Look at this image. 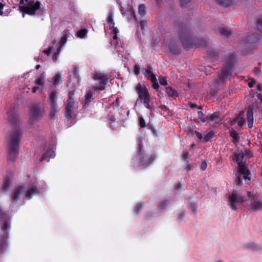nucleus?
Segmentation results:
<instances>
[{
  "label": "nucleus",
  "mask_w": 262,
  "mask_h": 262,
  "mask_svg": "<svg viewBox=\"0 0 262 262\" xmlns=\"http://www.w3.org/2000/svg\"><path fill=\"white\" fill-rule=\"evenodd\" d=\"M8 117L12 125L15 127L9 135L7 145V161L9 163H13L18 156L19 143L22 138L23 132L17 126L19 117L16 113L11 111L8 113Z\"/></svg>",
  "instance_id": "1"
},
{
  "label": "nucleus",
  "mask_w": 262,
  "mask_h": 262,
  "mask_svg": "<svg viewBox=\"0 0 262 262\" xmlns=\"http://www.w3.org/2000/svg\"><path fill=\"white\" fill-rule=\"evenodd\" d=\"M174 26L179 29V36L183 48L186 50H189L196 45L205 46L206 42L203 40L194 39L190 35L189 27L181 21H176Z\"/></svg>",
  "instance_id": "2"
},
{
  "label": "nucleus",
  "mask_w": 262,
  "mask_h": 262,
  "mask_svg": "<svg viewBox=\"0 0 262 262\" xmlns=\"http://www.w3.org/2000/svg\"><path fill=\"white\" fill-rule=\"evenodd\" d=\"M1 253L8 248V238L11 227V217L9 214L1 211Z\"/></svg>",
  "instance_id": "3"
},
{
  "label": "nucleus",
  "mask_w": 262,
  "mask_h": 262,
  "mask_svg": "<svg viewBox=\"0 0 262 262\" xmlns=\"http://www.w3.org/2000/svg\"><path fill=\"white\" fill-rule=\"evenodd\" d=\"M235 61V56L234 54H231L228 56L225 66L222 69V72L220 75V78L221 79H227L231 76Z\"/></svg>",
  "instance_id": "4"
},
{
  "label": "nucleus",
  "mask_w": 262,
  "mask_h": 262,
  "mask_svg": "<svg viewBox=\"0 0 262 262\" xmlns=\"http://www.w3.org/2000/svg\"><path fill=\"white\" fill-rule=\"evenodd\" d=\"M245 197L239 193H232L228 196L229 204L234 211H237V206L245 201Z\"/></svg>",
  "instance_id": "5"
},
{
  "label": "nucleus",
  "mask_w": 262,
  "mask_h": 262,
  "mask_svg": "<svg viewBox=\"0 0 262 262\" xmlns=\"http://www.w3.org/2000/svg\"><path fill=\"white\" fill-rule=\"evenodd\" d=\"M93 78L95 80L99 81V85L94 87V90L97 92L103 91L108 82V76L101 73H96L93 75Z\"/></svg>",
  "instance_id": "6"
},
{
  "label": "nucleus",
  "mask_w": 262,
  "mask_h": 262,
  "mask_svg": "<svg viewBox=\"0 0 262 262\" xmlns=\"http://www.w3.org/2000/svg\"><path fill=\"white\" fill-rule=\"evenodd\" d=\"M40 5L39 1L34 2V1H30L26 6L21 7L20 9L23 13L34 15L36 11L40 9Z\"/></svg>",
  "instance_id": "7"
},
{
  "label": "nucleus",
  "mask_w": 262,
  "mask_h": 262,
  "mask_svg": "<svg viewBox=\"0 0 262 262\" xmlns=\"http://www.w3.org/2000/svg\"><path fill=\"white\" fill-rule=\"evenodd\" d=\"M30 112L31 118L34 121H38L43 115V111L39 104H33L30 107Z\"/></svg>",
  "instance_id": "8"
},
{
  "label": "nucleus",
  "mask_w": 262,
  "mask_h": 262,
  "mask_svg": "<svg viewBox=\"0 0 262 262\" xmlns=\"http://www.w3.org/2000/svg\"><path fill=\"white\" fill-rule=\"evenodd\" d=\"M138 155L139 159V165L148 164L151 161L152 156L151 155H144V148L141 144L138 146Z\"/></svg>",
  "instance_id": "9"
},
{
  "label": "nucleus",
  "mask_w": 262,
  "mask_h": 262,
  "mask_svg": "<svg viewBox=\"0 0 262 262\" xmlns=\"http://www.w3.org/2000/svg\"><path fill=\"white\" fill-rule=\"evenodd\" d=\"M74 98L71 97L65 102V113L64 116L66 118L70 119L72 118V114L74 112Z\"/></svg>",
  "instance_id": "10"
},
{
  "label": "nucleus",
  "mask_w": 262,
  "mask_h": 262,
  "mask_svg": "<svg viewBox=\"0 0 262 262\" xmlns=\"http://www.w3.org/2000/svg\"><path fill=\"white\" fill-rule=\"evenodd\" d=\"M26 188L25 185L23 184L15 187L11 193V198L15 202H17L20 196L25 192Z\"/></svg>",
  "instance_id": "11"
},
{
  "label": "nucleus",
  "mask_w": 262,
  "mask_h": 262,
  "mask_svg": "<svg viewBox=\"0 0 262 262\" xmlns=\"http://www.w3.org/2000/svg\"><path fill=\"white\" fill-rule=\"evenodd\" d=\"M136 91L139 98L141 99L144 100L150 97L147 88L145 86H142L140 83L137 85Z\"/></svg>",
  "instance_id": "12"
},
{
  "label": "nucleus",
  "mask_w": 262,
  "mask_h": 262,
  "mask_svg": "<svg viewBox=\"0 0 262 262\" xmlns=\"http://www.w3.org/2000/svg\"><path fill=\"white\" fill-rule=\"evenodd\" d=\"M253 107L249 105L247 107V123L248 127L249 128H251L253 127Z\"/></svg>",
  "instance_id": "13"
},
{
  "label": "nucleus",
  "mask_w": 262,
  "mask_h": 262,
  "mask_svg": "<svg viewBox=\"0 0 262 262\" xmlns=\"http://www.w3.org/2000/svg\"><path fill=\"white\" fill-rule=\"evenodd\" d=\"M13 176L12 172H9L7 173L6 177L5 178L3 181V185L1 189H4L6 191L9 189L10 186L11 179Z\"/></svg>",
  "instance_id": "14"
},
{
  "label": "nucleus",
  "mask_w": 262,
  "mask_h": 262,
  "mask_svg": "<svg viewBox=\"0 0 262 262\" xmlns=\"http://www.w3.org/2000/svg\"><path fill=\"white\" fill-rule=\"evenodd\" d=\"M238 167L239 174L243 175V178L245 180L250 179L248 176L250 173L248 168L243 164L238 165Z\"/></svg>",
  "instance_id": "15"
},
{
  "label": "nucleus",
  "mask_w": 262,
  "mask_h": 262,
  "mask_svg": "<svg viewBox=\"0 0 262 262\" xmlns=\"http://www.w3.org/2000/svg\"><path fill=\"white\" fill-rule=\"evenodd\" d=\"M250 209L252 211L262 210V202L254 200L250 205Z\"/></svg>",
  "instance_id": "16"
},
{
  "label": "nucleus",
  "mask_w": 262,
  "mask_h": 262,
  "mask_svg": "<svg viewBox=\"0 0 262 262\" xmlns=\"http://www.w3.org/2000/svg\"><path fill=\"white\" fill-rule=\"evenodd\" d=\"M244 117V112H241L235 119V122L237 123L240 128H242L245 124V119Z\"/></svg>",
  "instance_id": "17"
},
{
  "label": "nucleus",
  "mask_w": 262,
  "mask_h": 262,
  "mask_svg": "<svg viewBox=\"0 0 262 262\" xmlns=\"http://www.w3.org/2000/svg\"><path fill=\"white\" fill-rule=\"evenodd\" d=\"M55 156V154L54 150L52 148H49L48 149L46 152L42 155V156L40 160V162L44 160H47V158H54Z\"/></svg>",
  "instance_id": "18"
},
{
  "label": "nucleus",
  "mask_w": 262,
  "mask_h": 262,
  "mask_svg": "<svg viewBox=\"0 0 262 262\" xmlns=\"http://www.w3.org/2000/svg\"><path fill=\"white\" fill-rule=\"evenodd\" d=\"M57 92L56 91H53L50 94L49 98L48 99V102L50 105H57L55 99L56 98Z\"/></svg>",
  "instance_id": "19"
},
{
  "label": "nucleus",
  "mask_w": 262,
  "mask_h": 262,
  "mask_svg": "<svg viewBox=\"0 0 262 262\" xmlns=\"http://www.w3.org/2000/svg\"><path fill=\"white\" fill-rule=\"evenodd\" d=\"M95 91L94 89L92 90H90L87 92L85 96L84 100V105H88L89 103L92 101V100L94 99L96 96H93V92Z\"/></svg>",
  "instance_id": "20"
},
{
  "label": "nucleus",
  "mask_w": 262,
  "mask_h": 262,
  "mask_svg": "<svg viewBox=\"0 0 262 262\" xmlns=\"http://www.w3.org/2000/svg\"><path fill=\"white\" fill-rule=\"evenodd\" d=\"M230 136L232 138V141L234 144H237L239 142L240 139L238 134L234 129H232L229 132Z\"/></svg>",
  "instance_id": "21"
},
{
  "label": "nucleus",
  "mask_w": 262,
  "mask_h": 262,
  "mask_svg": "<svg viewBox=\"0 0 262 262\" xmlns=\"http://www.w3.org/2000/svg\"><path fill=\"white\" fill-rule=\"evenodd\" d=\"M38 192V189L35 187H32L29 188L25 194L27 198L30 199L32 196Z\"/></svg>",
  "instance_id": "22"
},
{
  "label": "nucleus",
  "mask_w": 262,
  "mask_h": 262,
  "mask_svg": "<svg viewBox=\"0 0 262 262\" xmlns=\"http://www.w3.org/2000/svg\"><path fill=\"white\" fill-rule=\"evenodd\" d=\"M51 110L50 111V118L52 120H54L57 116V106L56 105H50Z\"/></svg>",
  "instance_id": "23"
},
{
  "label": "nucleus",
  "mask_w": 262,
  "mask_h": 262,
  "mask_svg": "<svg viewBox=\"0 0 262 262\" xmlns=\"http://www.w3.org/2000/svg\"><path fill=\"white\" fill-rule=\"evenodd\" d=\"M259 39V36L257 34H252L245 38V42L247 43H252L257 41Z\"/></svg>",
  "instance_id": "24"
},
{
  "label": "nucleus",
  "mask_w": 262,
  "mask_h": 262,
  "mask_svg": "<svg viewBox=\"0 0 262 262\" xmlns=\"http://www.w3.org/2000/svg\"><path fill=\"white\" fill-rule=\"evenodd\" d=\"M165 90L168 96L172 98L177 97L178 96V94L177 92L171 87H166Z\"/></svg>",
  "instance_id": "25"
},
{
  "label": "nucleus",
  "mask_w": 262,
  "mask_h": 262,
  "mask_svg": "<svg viewBox=\"0 0 262 262\" xmlns=\"http://www.w3.org/2000/svg\"><path fill=\"white\" fill-rule=\"evenodd\" d=\"M142 72L144 76L147 79L151 80V78L152 76H156L155 74L153 73L152 71L150 70H147V69L145 68H142Z\"/></svg>",
  "instance_id": "26"
},
{
  "label": "nucleus",
  "mask_w": 262,
  "mask_h": 262,
  "mask_svg": "<svg viewBox=\"0 0 262 262\" xmlns=\"http://www.w3.org/2000/svg\"><path fill=\"white\" fill-rule=\"evenodd\" d=\"M67 41V35L66 33H64L63 36L61 37L59 42V46L57 47L58 49V52L60 53L62 46L64 44L66 43Z\"/></svg>",
  "instance_id": "27"
},
{
  "label": "nucleus",
  "mask_w": 262,
  "mask_h": 262,
  "mask_svg": "<svg viewBox=\"0 0 262 262\" xmlns=\"http://www.w3.org/2000/svg\"><path fill=\"white\" fill-rule=\"evenodd\" d=\"M169 49L170 52L174 54L179 55L181 53L180 48L176 45L171 44L169 45Z\"/></svg>",
  "instance_id": "28"
},
{
  "label": "nucleus",
  "mask_w": 262,
  "mask_h": 262,
  "mask_svg": "<svg viewBox=\"0 0 262 262\" xmlns=\"http://www.w3.org/2000/svg\"><path fill=\"white\" fill-rule=\"evenodd\" d=\"M51 43H52L51 47H49L47 49H46L43 51V53L44 54H46L47 55H50L52 52V51L54 50L55 49V48L57 45V41L56 40L52 41L51 42Z\"/></svg>",
  "instance_id": "29"
},
{
  "label": "nucleus",
  "mask_w": 262,
  "mask_h": 262,
  "mask_svg": "<svg viewBox=\"0 0 262 262\" xmlns=\"http://www.w3.org/2000/svg\"><path fill=\"white\" fill-rule=\"evenodd\" d=\"M107 21L110 29H112V28H114L115 23L113 19V13L112 11H110L108 13Z\"/></svg>",
  "instance_id": "30"
},
{
  "label": "nucleus",
  "mask_w": 262,
  "mask_h": 262,
  "mask_svg": "<svg viewBox=\"0 0 262 262\" xmlns=\"http://www.w3.org/2000/svg\"><path fill=\"white\" fill-rule=\"evenodd\" d=\"M220 118V116L215 113L211 114L206 116L207 121L208 122L210 121H216Z\"/></svg>",
  "instance_id": "31"
},
{
  "label": "nucleus",
  "mask_w": 262,
  "mask_h": 262,
  "mask_svg": "<svg viewBox=\"0 0 262 262\" xmlns=\"http://www.w3.org/2000/svg\"><path fill=\"white\" fill-rule=\"evenodd\" d=\"M218 4L223 7H228L231 3V0H215Z\"/></svg>",
  "instance_id": "32"
},
{
  "label": "nucleus",
  "mask_w": 262,
  "mask_h": 262,
  "mask_svg": "<svg viewBox=\"0 0 262 262\" xmlns=\"http://www.w3.org/2000/svg\"><path fill=\"white\" fill-rule=\"evenodd\" d=\"M220 32L221 35L227 37L230 36L231 33V31L226 27L221 28L220 30Z\"/></svg>",
  "instance_id": "33"
},
{
  "label": "nucleus",
  "mask_w": 262,
  "mask_h": 262,
  "mask_svg": "<svg viewBox=\"0 0 262 262\" xmlns=\"http://www.w3.org/2000/svg\"><path fill=\"white\" fill-rule=\"evenodd\" d=\"M146 12V6L144 4H140L138 7V14L141 17L144 16Z\"/></svg>",
  "instance_id": "34"
},
{
  "label": "nucleus",
  "mask_w": 262,
  "mask_h": 262,
  "mask_svg": "<svg viewBox=\"0 0 262 262\" xmlns=\"http://www.w3.org/2000/svg\"><path fill=\"white\" fill-rule=\"evenodd\" d=\"M61 80V76L59 74H56L52 79V82L55 85L59 84Z\"/></svg>",
  "instance_id": "35"
},
{
  "label": "nucleus",
  "mask_w": 262,
  "mask_h": 262,
  "mask_svg": "<svg viewBox=\"0 0 262 262\" xmlns=\"http://www.w3.org/2000/svg\"><path fill=\"white\" fill-rule=\"evenodd\" d=\"M151 82H152V87L155 90H158L159 88V85L156 76H152V77L151 78L150 80Z\"/></svg>",
  "instance_id": "36"
},
{
  "label": "nucleus",
  "mask_w": 262,
  "mask_h": 262,
  "mask_svg": "<svg viewBox=\"0 0 262 262\" xmlns=\"http://www.w3.org/2000/svg\"><path fill=\"white\" fill-rule=\"evenodd\" d=\"M214 135L213 132L210 131L208 132L203 138V142L204 143L207 142L211 139Z\"/></svg>",
  "instance_id": "37"
},
{
  "label": "nucleus",
  "mask_w": 262,
  "mask_h": 262,
  "mask_svg": "<svg viewBox=\"0 0 262 262\" xmlns=\"http://www.w3.org/2000/svg\"><path fill=\"white\" fill-rule=\"evenodd\" d=\"M209 56L213 60H216L219 58L218 53L213 50H210L209 53Z\"/></svg>",
  "instance_id": "38"
},
{
  "label": "nucleus",
  "mask_w": 262,
  "mask_h": 262,
  "mask_svg": "<svg viewBox=\"0 0 262 262\" xmlns=\"http://www.w3.org/2000/svg\"><path fill=\"white\" fill-rule=\"evenodd\" d=\"M144 203H137L135 207H134V212L136 213V214H138L141 209L142 208Z\"/></svg>",
  "instance_id": "39"
},
{
  "label": "nucleus",
  "mask_w": 262,
  "mask_h": 262,
  "mask_svg": "<svg viewBox=\"0 0 262 262\" xmlns=\"http://www.w3.org/2000/svg\"><path fill=\"white\" fill-rule=\"evenodd\" d=\"M87 30L85 29H82L79 30L77 33V35L79 38H83L87 34Z\"/></svg>",
  "instance_id": "40"
},
{
  "label": "nucleus",
  "mask_w": 262,
  "mask_h": 262,
  "mask_svg": "<svg viewBox=\"0 0 262 262\" xmlns=\"http://www.w3.org/2000/svg\"><path fill=\"white\" fill-rule=\"evenodd\" d=\"M244 159V155L243 154H238L236 155V161L238 165H240L243 164V160Z\"/></svg>",
  "instance_id": "41"
},
{
  "label": "nucleus",
  "mask_w": 262,
  "mask_h": 262,
  "mask_svg": "<svg viewBox=\"0 0 262 262\" xmlns=\"http://www.w3.org/2000/svg\"><path fill=\"white\" fill-rule=\"evenodd\" d=\"M181 6L183 8H186L190 5L191 0H180Z\"/></svg>",
  "instance_id": "42"
},
{
  "label": "nucleus",
  "mask_w": 262,
  "mask_h": 262,
  "mask_svg": "<svg viewBox=\"0 0 262 262\" xmlns=\"http://www.w3.org/2000/svg\"><path fill=\"white\" fill-rule=\"evenodd\" d=\"M35 84L38 86H42L44 85L43 78L40 77L35 80Z\"/></svg>",
  "instance_id": "43"
},
{
  "label": "nucleus",
  "mask_w": 262,
  "mask_h": 262,
  "mask_svg": "<svg viewBox=\"0 0 262 262\" xmlns=\"http://www.w3.org/2000/svg\"><path fill=\"white\" fill-rule=\"evenodd\" d=\"M169 204V202L167 200L163 201L159 204L158 207L159 209L162 210L165 208V207Z\"/></svg>",
  "instance_id": "44"
},
{
  "label": "nucleus",
  "mask_w": 262,
  "mask_h": 262,
  "mask_svg": "<svg viewBox=\"0 0 262 262\" xmlns=\"http://www.w3.org/2000/svg\"><path fill=\"white\" fill-rule=\"evenodd\" d=\"M198 116L202 122L204 123L207 121L206 117L205 118L204 117L203 113L202 111H199L198 112Z\"/></svg>",
  "instance_id": "45"
},
{
  "label": "nucleus",
  "mask_w": 262,
  "mask_h": 262,
  "mask_svg": "<svg viewBox=\"0 0 262 262\" xmlns=\"http://www.w3.org/2000/svg\"><path fill=\"white\" fill-rule=\"evenodd\" d=\"M143 100V103H144L145 107L148 110H150L151 106L149 105L150 98H147V99H144Z\"/></svg>",
  "instance_id": "46"
},
{
  "label": "nucleus",
  "mask_w": 262,
  "mask_h": 262,
  "mask_svg": "<svg viewBox=\"0 0 262 262\" xmlns=\"http://www.w3.org/2000/svg\"><path fill=\"white\" fill-rule=\"evenodd\" d=\"M140 72V67L138 63L135 64L134 66V73L135 74L138 76Z\"/></svg>",
  "instance_id": "47"
},
{
  "label": "nucleus",
  "mask_w": 262,
  "mask_h": 262,
  "mask_svg": "<svg viewBox=\"0 0 262 262\" xmlns=\"http://www.w3.org/2000/svg\"><path fill=\"white\" fill-rule=\"evenodd\" d=\"M139 123L141 127L144 128L146 126L145 121L143 117H140L139 120Z\"/></svg>",
  "instance_id": "48"
},
{
  "label": "nucleus",
  "mask_w": 262,
  "mask_h": 262,
  "mask_svg": "<svg viewBox=\"0 0 262 262\" xmlns=\"http://www.w3.org/2000/svg\"><path fill=\"white\" fill-rule=\"evenodd\" d=\"M247 248L252 250H255L257 249V246L253 243H249L247 245Z\"/></svg>",
  "instance_id": "49"
},
{
  "label": "nucleus",
  "mask_w": 262,
  "mask_h": 262,
  "mask_svg": "<svg viewBox=\"0 0 262 262\" xmlns=\"http://www.w3.org/2000/svg\"><path fill=\"white\" fill-rule=\"evenodd\" d=\"M159 82L162 85H166L167 84V80L164 77H160L159 78Z\"/></svg>",
  "instance_id": "50"
},
{
  "label": "nucleus",
  "mask_w": 262,
  "mask_h": 262,
  "mask_svg": "<svg viewBox=\"0 0 262 262\" xmlns=\"http://www.w3.org/2000/svg\"><path fill=\"white\" fill-rule=\"evenodd\" d=\"M73 73L74 75V76L77 77L79 74V68L76 66H75L73 69Z\"/></svg>",
  "instance_id": "51"
},
{
  "label": "nucleus",
  "mask_w": 262,
  "mask_h": 262,
  "mask_svg": "<svg viewBox=\"0 0 262 262\" xmlns=\"http://www.w3.org/2000/svg\"><path fill=\"white\" fill-rule=\"evenodd\" d=\"M241 177H242V175L239 174L236 177V184L238 185H241L243 183Z\"/></svg>",
  "instance_id": "52"
},
{
  "label": "nucleus",
  "mask_w": 262,
  "mask_h": 262,
  "mask_svg": "<svg viewBox=\"0 0 262 262\" xmlns=\"http://www.w3.org/2000/svg\"><path fill=\"white\" fill-rule=\"evenodd\" d=\"M257 26L258 30L262 32V17L258 20Z\"/></svg>",
  "instance_id": "53"
},
{
  "label": "nucleus",
  "mask_w": 262,
  "mask_h": 262,
  "mask_svg": "<svg viewBox=\"0 0 262 262\" xmlns=\"http://www.w3.org/2000/svg\"><path fill=\"white\" fill-rule=\"evenodd\" d=\"M207 167V163L206 162V161H202L201 165V169L202 171H204L206 169Z\"/></svg>",
  "instance_id": "54"
},
{
  "label": "nucleus",
  "mask_w": 262,
  "mask_h": 262,
  "mask_svg": "<svg viewBox=\"0 0 262 262\" xmlns=\"http://www.w3.org/2000/svg\"><path fill=\"white\" fill-rule=\"evenodd\" d=\"M254 72L256 75L259 76L261 74L260 69L258 67H255L254 68Z\"/></svg>",
  "instance_id": "55"
},
{
  "label": "nucleus",
  "mask_w": 262,
  "mask_h": 262,
  "mask_svg": "<svg viewBox=\"0 0 262 262\" xmlns=\"http://www.w3.org/2000/svg\"><path fill=\"white\" fill-rule=\"evenodd\" d=\"M146 25V21L144 20H141L139 24V27L141 30H144L145 26Z\"/></svg>",
  "instance_id": "56"
},
{
  "label": "nucleus",
  "mask_w": 262,
  "mask_h": 262,
  "mask_svg": "<svg viewBox=\"0 0 262 262\" xmlns=\"http://www.w3.org/2000/svg\"><path fill=\"white\" fill-rule=\"evenodd\" d=\"M256 81L254 79L252 78L251 79L250 81L248 82V86L250 88H252L253 87L254 85L255 84Z\"/></svg>",
  "instance_id": "57"
},
{
  "label": "nucleus",
  "mask_w": 262,
  "mask_h": 262,
  "mask_svg": "<svg viewBox=\"0 0 262 262\" xmlns=\"http://www.w3.org/2000/svg\"><path fill=\"white\" fill-rule=\"evenodd\" d=\"M194 134L195 135L196 137L199 139H203V136H202V135L201 133H200L198 131H196V130H195L194 132Z\"/></svg>",
  "instance_id": "58"
},
{
  "label": "nucleus",
  "mask_w": 262,
  "mask_h": 262,
  "mask_svg": "<svg viewBox=\"0 0 262 262\" xmlns=\"http://www.w3.org/2000/svg\"><path fill=\"white\" fill-rule=\"evenodd\" d=\"M60 53L58 52V49H57L56 51L54 52V54L52 56V58L53 60H56L57 59L58 55Z\"/></svg>",
  "instance_id": "59"
},
{
  "label": "nucleus",
  "mask_w": 262,
  "mask_h": 262,
  "mask_svg": "<svg viewBox=\"0 0 262 262\" xmlns=\"http://www.w3.org/2000/svg\"><path fill=\"white\" fill-rule=\"evenodd\" d=\"M190 208H191V209H192V210L194 212H196V209H197V206L195 204H190Z\"/></svg>",
  "instance_id": "60"
},
{
  "label": "nucleus",
  "mask_w": 262,
  "mask_h": 262,
  "mask_svg": "<svg viewBox=\"0 0 262 262\" xmlns=\"http://www.w3.org/2000/svg\"><path fill=\"white\" fill-rule=\"evenodd\" d=\"M111 30H112L113 32L114 33V34L117 35L119 33V30L116 27H114V28H112Z\"/></svg>",
  "instance_id": "61"
},
{
  "label": "nucleus",
  "mask_w": 262,
  "mask_h": 262,
  "mask_svg": "<svg viewBox=\"0 0 262 262\" xmlns=\"http://www.w3.org/2000/svg\"><path fill=\"white\" fill-rule=\"evenodd\" d=\"M189 105L192 108L197 107V104L196 103H193L192 102L189 103Z\"/></svg>",
  "instance_id": "62"
},
{
  "label": "nucleus",
  "mask_w": 262,
  "mask_h": 262,
  "mask_svg": "<svg viewBox=\"0 0 262 262\" xmlns=\"http://www.w3.org/2000/svg\"><path fill=\"white\" fill-rule=\"evenodd\" d=\"M70 7H71V10L72 11H73L75 13H76V10L74 5L73 4H71V5H70Z\"/></svg>",
  "instance_id": "63"
},
{
  "label": "nucleus",
  "mask_w": 262,
  "mask_h": 262,
  "mask_svg": "<svg viewBox=\"0 0 262 262\" xmlns=\"http://www.w3.org/2000/svg\"><path fill=\"white\" fill-rule=\"evenodd\" d=\"M257 97L258 99L260 100L261 102H262V94L259 93V94H257Z\"/></svg>",
  "instance_id": "64"
}]
</instances>
